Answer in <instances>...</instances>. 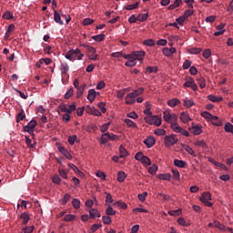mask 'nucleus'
<instances>
[{
    "label": "nucleus",
    "instance_id": "obj_35",
    "mask_svg": "<svg viewBox=\"0 0 233 233\" xmlns=\"http://www.w3.org/2000/svg\"><path fill=\"white\" fill-rule=\"evenodd\" d=\"M92 39H94V41H97L98 43H101V41L105 39V34L94 35L92 36Z\"/></svg>",
    "mask_w": 233,
    "mask_h": 233
},
{
    "label": "nucleus",
    "instance_id": "obj_58",
    "mask_svg": "<svg viewBox=\"0 0 233 233\" xmlns=\"http://www.w3.org/2000/svg\"><path fill=\"white\" fill-rule=\"evenodd\" d=\"M194 14L193 10L187 9L184 12V15L182 16H184V18L188 19V17H190V15H192Z\"/></svg>",
    "mask_w": 233,
    "mask_h": 233
},
{
    "label": "nucleus",
    "instance_id": "obj_2",
    "mask_svg": "<svg viewBox=\"0 0 233 233\" xmlns=\"http://www.w3.org/2000/svg\"><path fill=\"white\" fill-rule=\"evenodd\" d=\"M163 118L166 123H177V115L176 114H170V111L166 110L163 112Z\"/></svg>",
    "mask_w": 233,
    "mask_h": 233
},
{
    "label": "nucleus",
    "instance_id": "obj_22",
    "mask_svg": "<svg viewBox=\"0 0 233 233\" xmlns=\"http://www.w3.org/2000/svg\"><path fill=\"white\" fill-rule=\"evenodd\" d=\"M89 216L92 219L96 218H101V214H99V211H97L96 209H90Z\"/></svg>",
    "mask_w": 233,
    "mask_h": 233
},
{
    "label": "nucleus",
    "instance_id": "obj_4",
    "mask_svg": "<svg viewBox=\"0 0 233 233\" xmlns=\"http://www.w3.org/2000/svg\"><path fill=\"white\" fill-rule=\"evenodd\" d=\"M177 141L178 139L177 137H176V135H169L164 137V144H165V147H173V145H176Z\"/></svg>",
    "mask_w": 233,
    "mask_h": 233
},
{
    "label": "nucleus",
    "instance_id": "obj_12",
    "mask_svg": "<svg viewBox=\"0 0 233 233\" xmlns=\"http://www.w3.org/2000/svg\"><path fill=\"white\" fill-rule=\"evenodd\" d=\"M87 99L90 103H94L96 99V89H89L87 94Z\"/></svg>",
    "mask_w": 233,
    "mask_h": 233
},
{
    "label": "nucleus",
    "instance_id": "obj_23",
    "mask_svg": "<svg viewBox=\"0 0 233 233\" xmlns=\"http://www.w3.org/2000/svg\"><path fill=\"white\" fill-rule=\"evenodd\" d=\"M124 121L129 128H137V125L134 123V121H132L130 118H126Z\"/></svg>",
    "mask_w": 233,
    "mask_h": 233
},
{
    "label": "nucleus",
    "instance_id": "obj_40",
    "mask_svg": "<svg viewBox=\"0 0 233 233\" xmlns=\"http://www.w3.org/2000/svg\"><path fill=\"white\" fill-rule=\"evenodd\" d=\"M115 207H117L118 208H122V209H126V208H127V203H125V202H121V201H117V202H116L115 204Z\"/></svg>",
    "mask_w": 233,
    "mask_h": 233
},
{
    "label": "nucleus",
    "instance_id": "obj_44",
    "mask_svg": "<svg viewBox=\"0 0 233 233\" xmlns=\"http://www.w3.org/2000/svg\"><path fill=\"white\" fill-rule=\"evenodd\" d=\"M106 104L105 102H100L97 104L98 108L101 110L102 114L106 112V107H105Z\"/></svg>",
    "mask_w": 233,
    "mask_h": 233
},
{
    "label": "nucleus",
    "instance_id": "obj_25",
    "mask_svg": "<svg viewBox=\"0 0 233 233\" xmlns=\"http://www.w3.org/2000/svg\"><path fill=\"white\" fill-rule=\"evenodd\" d=\"M182 148L186 150V152H187V154H189L190 156H196V153L188 145H182Z\"/></svg>",
    "mask_w": 233,
    "mask_h": 233
},
{
    "label": "nucleus",
    "instance_id": "obj_32",
    "mask_svg": "<svg viewBox=\"0 0 233 233\" xmlns=\"http://www.w3.org/2000/svg\"><path fill=\"white\" fill-rule=\"evenodd\" d=\"M70 198H71L70 194L66 193L64 195V198L60 200L61 205H66V203L70 201Z\"/></svg>",
    "mask_w": 233,
    "mask_h": 233
},
{
    "label": "nucleus",
    "instance_id": "obj_62",
    "mask_svg": "<svg viewBox=\"0 0 233 233\" xmlns=\"http://www.w3.org/2000/svg\"><path fill=\"white\" fill-rule=\"evenodd\" d=\"M76 139H77V136L73 135L68 137V143L74 145L76 143Z\"/></svg>",
    "mask_w": 233,
    "mask_h": 233
},
{
    "label": "nucleus",
    "instance_id": "obj_26",
    "mask_svg": "<svg viewBox=\"0 0 233 233\" xmlns=\"http://www.w3.org/2000/svg\"><path fill=\"white\" fill-rule=\"evenodd\" d=\"M68 70H69L68 64H62L60 66V71L62 76H65V74H67Z\"/></svg>",
    "mask_w": 233,
    "mask_h": 233
},
{
    "label": "nucleus",
    "instance_id": "obj_55",
    "mask_svg": "<svg viewBox=\"0 0 233 233\" xmlns=\"http://www.w3.org/2000/svg\"><path fill=\"white\" fill-rule=\"evenodd\" d=\"M106 194V205H108V203H114V198H112V195L110 193Z\"/></svg>",
    "mask_w": 233,
    "mask_h": 233
},
{
    "label": "nucleus",
    "instance_id": "obj_17",
    "mask_svg": "<svg viewBox=\"0 0 233 233\" xmlns=\"http://www.w3.org/2000/svg\"><path fill=\"white\" fill-rule=\"evenodd\" d=\"M110 141V133H104L101 137V144L106 145Z\"/></svg>",
    "mask_w": 233,
    "mask_h": 233
},
{
    "label": "nucleus",
    "instance_id": "obj_64",
    "mask_svg": "<svg viewBox=\"0 0 233 233\" xmlns=\"http://www.w3.org/2000/svg\"><path fill=\"white\" fill-rule=\"evenodd\" d=\"M23 230H24V233H33L34 232V226L25 228Z\"/></svg>",
    "mask_w": 233,
    "mask_h": 233
},
{
    "label": "nucleus",
    "instance_id": "obj_42",
    "mask_svg": "<svg viewBox=\"0 0 233 233\" xmlns=\"http://www.w3.org/2000/svg\"><path fill=\"white\" fill-rule=\"evenodd\" d=\"M102 221L104 225H110V223H112V218L109 216H103Z\"/></svg>",
    "mask_w": 233,
    "mask_h": 233
},
{
    "label": "nucleus",
    "instance_id": "obj_1",
    "mask_svg": "<svg viewBox=\"0 0 233 233\" xmlns=\"http://www.w3.org/2000/svg\"><path fill=\"white\" fill-rule=\"evenodd\" d=\"M145 89H143V87H140L137 90H134L133 92L127 94L125 97L126 99V105H134V103H136V98L138 96H141V94H143Z\"/></svg>",
    "mask_w": 233,
    "mask_h": 233
},
{
    "label": "nucleus",
    "instance_id": "obj_36",
    "mask_svg": "<svg viewBox=\"0 0 233 233\" xmlns=\"http://www.w3.org/2000/svg\"><path fill=\"white\" fill-rule=\"evenodd\" d=\"M2 17L3 19L10 20L14 19V15L12 14V12L6 11L5 13L3 14Z\"/></svg>",
    "mask_w": 233,
    "mask_h": 233
},
{
    "label": "nucleus",
    "instance_id": "obj_6",
    "mask_svg": "<svg viewBox=\"0 0 233 233\" xmlns=\"http://www.w3.org/2000/svg\"><path fill=\"white\" fill-rule=\"evenodd\" d=\"M54 21L61 26L65 25V22L62 20V13L57 12L56 9H54Z\"/></svg>",
    "mask_w": 233,
    "mask_h": 233
},
{
    "label": "nucleus",
    "instance_id": "obj_61",
    "mask_svg": "<svg viewBox=\"0 0 233 233\" xmlns=\"http://www.w3.org/2000/svg\"><path fill=\"white\" fill-rule=\"evenodd\" d=\"M154 134H156V136H165L167 131L165 129H157L154 131Z\"/></svg>",
    "mask_w": 233,
    "mask_h": 233
},
{
    "label": "nucleus",
    "instance_id": "obj_18",
    "mask_svg": "<svg viewBox=\"0 0 233 233\" xmlns=\"http://www.w3.org/2000/svg\"><path fill=\"white\" fill-rule=\"evenodd\" d=\"M174 165L175 167H177L178 168H185L187 167V162L179 159H175L174 160Z\"/></svg>",
    "mask_w": 233,
    "mask_h": 233
},
{
    "label": "nucleus",
    "instance_id": "obj_59",
    "mask_svg": "<svg viewBox=\"0 0 233 233\" xmlns=\"http://www.w3.org/2000/svg\"><path fill=\"white\" fill-rule=\"evenodd\" d=\"M143 44L146 46H154V45H156V42H154L152 39H147L143 42Z\"/></svg>",
    "mask_w": 233,
    "mask_h": 233
},
{
    "label": "nucleus",
    "instance_id": "obj_28",
    "mask_svg": "<svg viewBox=\"0 0 233 233\" xmlns=\"http://www.w3.org/2000/svg\"><path fill=\"white\" fill-rule=\"evenodd\" d=\"M180 101L177 98H174V99H170L167 102L168 106H171L172 108H174V106H177V105H179Z\"/></svg>",
    "mask_w": 233,
    "mask_h": 233
},
{
    "label": "nucleus",
    "instance_id": "obj_37",
    "mask_svg": "<svg viewBox=\"0 0 233 233\" xmlns=\"http://www.w3.org/2000/svg\"><path fill=\"white\" fill-rule=\"evenodd\" d=\"M106 216H116V210L112 208L111 205H108V208L106 209Z\"/></svg>",
    "mask_w": 233,
    "mask_h": 233
},
{
    "label": "nucleus",
    "instance_id": "obj_56",
    "mask_svg": "<svg viewBox=\"0 0 233 233\" xmlns=\"http://www.w3.org/2000/svg\"><path fill=\"white\" fill-rule=\"evenodd\" d=\"M169 216H181V209L168 211Z\"/></svg>",
    "mask_w": 233,
    "mask_h": 233
},
{
    "label": "nucleus",
    "instance_id": "obj_11",
    "mask_svg": "<svg viewBox=\"0 0 233 233\" xmlns=\"http://www.w3.org/2000/svg\"><path fill=\"white\" fill-rule=\"evenodd\" d=\"M86 112H87V114H92V116H96L97 117H99L101 116L100 111L96 109V107L88 106L86 108Z\"/></svg>",
    "mask_w": 233,
    "mask_h": 233
},
{
    "label": "nucleus",
    "instance_id": "obj_47",
    "mask_svg": "<svg viewBox=\"0 0 233 233\" xmlns=\"http://www.w3.org/2000/svg\"><path fill=\"white\" fill-rule=\"evenodd\" d=\"M193 83H196L194 78H189L186 83L184 84L185 88H190L193 85Z\"/></svg>",
    "mask_w": 233,
    "mask_h": 233
},
{
    "label": "nucleus",
    "instance_id": "obj_10",
    "mask_svg": "<svg viewBox=\"0 0 233 233\" xmlns=\"http://www.w3.org/2000/svg\"><path fill=\"white\" fill-rule=\"evenodd\" d=\"M190 132L194 134V136H199L203 132L201 129V127L199 126H192L191 128H189Z\"/></svg>",
    "mask_w": 233,
    "mask_h": 233
},
{
    "label": "nucleus",
    "instance_id": "obj_20",
    "mask_svg": "<svg viewBox=\"0 0 233 233\" xmlns=\"http://www.w3.org/2000/svg\"><path fill=\"white\" fill-rule=\"evenodd\" d=\"M210 121L212 125H215V127H221L223 125V122H221V120H219V118L216 116H213Z\"/></svg>",
    "mask_w": 233,
    "mask_h": 233
},
{
    "label": "nucleus",
    "instance_id": "obj_16",
    "mask_svg": "<svg viewBox=\"0 0 233 233\" xmlns=\"http://www.w3.org/2000/svg\"><path fill=\"white\" fill-rule=\"evenodd\" d=\"M73 55L76 56H77V59L78 61H81V59H83V57H85V55L81 53V50L79 48L76 49H71Z\"/></svg>",
    "mask_w": 233,
    "mask_h": 233
},
{
    "label": "nucleus",
    "instance_id": "obj_31",
    "mask_svg": "<svg viewBox=\"0 0 233 233\" xmlns=\"http://www.w3.org/2000/svg\"><path fill=\"white\" fill-rule=\"evenodd\" d=\"M184 106H187V108H190V106H194V100L185 98L183 100Z\"/></svg>",
    "mask_w": 233,
    "mask_h": 233
},
{
    "label": "nucleus",
    "instance_id": "obj_34",
    "mask_svg": "<svg viewBox=\"0 0 233 233\" xmlns=\"http://www.w3.org/2000/svg\"><path fill=\"white\" fill-rule=\"evenodd\" d=\"M137 21H140V23H143V21H147L148 19V13L147 14H140L137 16Z\"/></svg>",
    "mask_w": 233,
    "mask_h": 233
},
{
    "label": "nucleus",
    "instance_id": "obj_15",
    "mask_svg": "<svg viewBox=\"0 0 233 233\" xmlns=\"http://www.w3.org/2000/svg\"><path fill=\"white\" fill-rule=\"evenodd\" d=\"M171 129L173 132H176L177 134H180L181 130H183V127H180L179 125H177V122H173L171 124Z\"/></svg>",
    "mask_w": 233,
    "mask_h": 233
},
{
    "label": "nucleus",
    "instance_id": "obj_54",
    "mask_svg": "<svg viewBox=\"0 0 233 233\" xmlns=\"http://www.w3.org/2000/svg\"><path fill=\"white\" fill-rule=\"evenodd\" d=\"M138 6H139V3L137 2L134 5H127L126 10H136V8H138Z\"/></svg>",
    "mask_w": 233,
    "mask_h": 233
},
{
    "label": "nucleus",
    "instance_id": "obj_50",
    "mask_svg": "<svg viewBox=\"0 0 233 233\" xmlns=\"http://www.w3.org/2000/svg\"><path fill=\"white\" fill-rule=\"evenodd\" d=\"M202 117H204L205 119H209V121L212 119V117H214V116H212L210 113L204 111L201 113Z\"/></svg>",
    "mask_w": 233,
    "mask_h": 233
},
{
    "label": "nucleus",
    "instance_id": "obj_52",
    "mask_svg": "<svg viewBox=\"0 0 233 233\" xmlns=\"http://www.w3.org/2000/svg\"><path fill=\"white\" fill-rule=\"evenodd\" d=\"M126 66H136V65H137V63H136V60L134 58H132L131 60H128L125 63Z\"/></svg>",
    "mask_w": 233,
    "mask_h": 233
},
{
    "label": "nucleus",
    "instance_id": "obj_45",
    "mask_svg": "<svg viewBox=\"0 0 233 233\" xmlns=\"http://www.w3.org/2000/svg\"><path fill=\"white\" fill-rule=\"evenodd\" d=\"M146 72H147V74H152V73H155V74H156V72H157V66H147V67L146 68Z\"/></svg>",
    "mask_w": 233,
    "mask_h": 233
},
{
    "label": "nucleus",
    "instance_id": "obj_53",
    "mask_svg": "<svg viewBox=\"0 0 233 233\" xmlns=\"http://www.w3.org/2000/svg\"><path fill=\"white\" fill-rule=\"evenodd\" d=\"M92 23H94V19L85 18L82 22V25H84V26H88V25H92Z\"/></svg>",
    "mask_w": 233,
    "mask_h": 233
},
{
    "label": "nucleus",
    "instance_id": "obj_21",
    "mask_svg": "<svg viewBox=\"0 0 233 233\" xmlns=\"http://www.w3.org/2000/svg\"><path fill=\"white\" fill-rule=\"evenodd\" d=\"M180 5H183V0H175L174 3L167 7V9L175 10V8H177V6Z\"/></svg>",
    "mask_w": 233,
    "mask_h": 233
},
{
    "label": "nucleus",
    "instance_id": "obj_8",
    "mask_svg": "<svg viewBox=\"0 0 233 233\" xmlns=\"http://www.w3.org/2000/svg\"><path fill=\"white\" fill-rule=\"evenodd\" d=\"M144 144L147 147V148H152V147L156 145V138L154 137H148L144 140Z\"/></svg>",
    "mask_w": 233,
    "mask_h": 233
},
{
    "label": "nucleus",
    "instance_id": "obj_14",
    "mask_svg": "<svg viewBox=\"0 0 233 233\" xmlns=\"http://www.w3.org/2000/svg\"><path fill=\"white\" fill-rule=\"evenodd\" d=\"M180 120L182 123H188V121H191L190 116H188V113L182 112L180 115Z\"/></svg>",
    "mask_w": 233,
    "mask_h": 233
},
{
    "label": "nucleus",
    "instance_id": "obj_13",
    "mask_svg": "<svg viewBox=\"0 0 233 233\" xmlns=\"http://www.w3.org/2000/svg\"><path fill=\"white\" fill-rule=\"evenodd\" d=\"M20 219L23 220V225H27L30 221V215H28L26 212H23L20 215Z\"/></svg>",
    "mask_w": 233,
    "mask_h": 233
},
{
    "label": "nucleus",
    "instance_id": "obj_43",
    "mask_svg": "<svg viewBox=\"0 0 233 233\" xmlns=\"http://www.w3.org/2000/svg\"><path fill=\"white\" fill-rule=\"evenodd\" d=\"M197 81L201 88H205V86H207V82L205 81V78L199 77L197 79Z\"/></svg>",
    "mask_w": 233,
    "mask_h": 233
},
{
    "label": "nucleus",
    "instance_id": "obj_46",
    "mask_svg": "<svg viewBox=\"0 0 233 233\" xmlns=\"http://www.w3.org/2000/svg\"><path fill=\"white\" fill-rule=\"evenodd\" d=\"M72 205H73L74 208L77 209L81 207V201H79V199H77V198H74L72 201Z\"/></svg>",
    "mask_w": 233,
    "mask_h": 233
},
{
    "label": "nucleus",
    "instance_id": "obj_33",
    "mask_svg": "<svg viewBox=\"0 0 233 233\" xmlns=\"http://www.w3.org/2000/svg\"><path fill=\"white\" fill-rule=\"evenodd\" d=\"M173 175V179H176V181H179L181 175L179 174V171L177 169H172L171 170Z\"/></svg>",
    "mask_w": 233,
    "mask_h": 233
},
{
    "label": "nucleus",
    "instance_id": "obj_7",
    "mask_svg": "<svg viewBox=\"0 0 233 233\" xmlns=\"http://www.w3.org/2000/svg\"><path fill=\"white\" fill-rule=\"evenodd\" d=\"M143 57H145V51H134L133 52V59L135 61H142Z\"/></svg>",
    "mask_w": 233,
    "mask_h": 233
},
{
    "label": "nucleus",
    "instance_id": "obj_41",
    "mask_svg": "<svg viewBox=\"0 0 233 233\" xmlns=\"http://www.w3.org/2000/svg\"><path fill=\"white\" fill-rule=\"evenodd\" d=\"M69 167H70V168H72V170H74V172H76V174H78L79 176H83V172H81V170H79L77 166H76L74 164H69Z\"/></svg>",
    "mask_w": 233,
    "mask_h": 233
},
{
    "label": "nucleus",
    "instance_id": "obj_5",
    "mask_svg": "<svg viewBox=\"0 0 233 233\" xmlns=\"http://www.w3.org/2000/svg\"><path fill=\"white\" fill-rule=\"evenodd\" d=\"M210 199H212V195L208 192L203 193V195L200 197V201L207 207H212V202H210Z\"/></svg>",
    "mask_w": 233,
    "mask_h": 233
},
{
    "label": "nucleus",
    "instance_id": "obj_30",
    "mask_svg": "<svg viewBox=\"0 0 233 233\" xmlns=\"http://www.w3.org/2000/svg\"><path fill=\"white\" fill-rule=\"evenodd\" d=\"M159 179H162L163 181H170V178L172 177V175L170 173L167 174H160L158 176Z\"/></svg>",
    "mask_w": 233,
    "mask_h": 233
},
{
    "label": "nucleus",
    "instance_id": "obj_19",
    "mask_svg": "<svg viewBox=\"0 0 233 233\" xmlns=\"http://www.w3.org/2000/svg\"><path fill=\"white\" fill-rule=\"evenodd\" d=\"M208 99L209 101H212V103H219V101H223V97L222 96H216L214 95H209L208 96Z\"/></svg>",
    "mask_w": 233,
    "mask_h": 233
},
{
    "label": "nucleus",
    "instance_id": "obj_39",
    "mask_svg": "<svg viewBox=\"0 0 233 233\" xmlns=\"http://www.w3.org/2000/svg\"><path fill=\"white\" fill-rule=\"evenodd\" d=\"M66 59H68L69 61H76V56H74V53H72L71 50H69V51L66 54Z\"/></svg>",
    "mask_w": 233,
    "mask_h": 233
},
{
    "label": "nucleus",
    "instance_id": "obj_48",
    "mask_svg": "<svg viewBox=\"0 0 233 233\" xmlns=\"http://www.w3.org/2000/svg\"><path fill=\"white\" fill-rule=\"evenodd\" d=\"M58 174L59 176H61V177H63L64 179H67L68 178V175L66 174V171L63 168H59L58 169Z\"/></svg>",
    "mask_w": 233,
    "mask_h": 233
},
{
    "label": "nucleus",
    "instance_id": "obj_29",
    "mask_svg": "<svg viewBox=\"0 0 233 233\" xmlns=\"http://www.w3.org/2000/svg\"><path fill=\"white\" fill-rule=\"evenodd\" d=\"M125 179H127V174L123 171H119L118 177H117V181L119 183H123V181H125Z\"/></svg>",
    "mask_w": 233,
    "mask_h": 233
},
{
    "label": "nucleus",
    "instance_id": "obj_27",
    "mask_svg": "<svg viewBox=\"0 0 233 233\" xmlns=\"http://www.w3.org/2000/svg\"><path fill=\"white\" fill-rule=\"evenodd\" d=\"M119 152H120V157H127V156H128V151H127V148H125V147L120 146L119 147Z\"/></svg>",
    "mask_w": 233,
    "mask_h": 233
},
{
    "label": "nucleus",
    "instance_id": "obj_63",
    "mask_svg": "<svg viewBox=\"0 0 233 233\" xmlns=\"http://www.w3.org/2000/svg\"><path fill=\"white\" fill-rule=\"evenodd\" d=\"M225 132H230L233 129V125L227 123L224 127Z\"/></svg>",
    "mask_w": 233,
    "mask_h": 233
},
{
    "label": "nucleus",
    "instance_id": "obj_49",
    "mask_svg": "<svg viewBox=\"0 0 233 233\" xmlns=\"http://www.w3.org/2000/svg\"><path fill=\"white\" fill-rule=\"evenodd\" d=\"M141 163L148 167L151 165L152 162L150 161V158H148V157L144 156V157L141 160Z\"/></svg>",
    "mask_w": 233,
    "mask_h": 233
},
{
    "label": "nucleus",
    "instance_id": "obj_3",
    "mask_svg": "<svg viewBox=\"0 0 233 233\" xmlns=\"http://www.w3.org/2000/svg\"><path fill=\"white\" fill-rule=\"evenodd\" d=\"M146 123L148 125H155V127H161V117L157 116H148L145 117Z\"/></svg>",
    "mask_w": 233,
    "mask_h": 233
},
{
    "label": "nucleus",
    "instance_id": "obj_51",
    "mask_svg": "<svg viewBox=\"0 0 233 233\" xmlns=\"http://www.w3.org/2000/svg\"><path fill=\"white\" fill-rule=\"evenodd\" d=\"M84 48H86L87 52H89V54H96V47L90 46L88 45H84L83 46Z\"/></svg>",
    "mask_w": 233,
    "mask_h": 233
},
{
    "label": "nucleus",
    "instance_id": "obj_24",
    "mask_svg": "<svg viewBox=\"0 0 233 233\" xmlns=\"http://www.w3.org/2000/svg\"><path fill=\"white\" fill-rule=\"evenodd\" d=\"M26 117V115L25 114V110L21 109L16 116V123H19V121H23Z\"/></svg>",
    "mask_w": 233,
    "mask_h": 233
},
{
    "label": "nucleus",
    "instance_id": "obj_60",
    "mask_svg": "<svg viewBox=\"0 0 233 233\" xmlns=\"http://www.w3.org/2000/svg\"><path fill=\"white\" fill-rule=\"evenodd\" d=\"M148 172L149 174H151L152 176H154V174H156L157 172V166L154 165V166H151L149 168H148Z\"/></svg>",
    "mask_w": 233,
    "mask_h": 233
},
{
    "label": "nucleus",
    "instance_id": "obj_9",
    "mask_svg": "<svg viewBox=\"0 0 233 233\" xmlns=\"http://www.w3.org/2000/svg\"><path fill=\"white\" fill-rule=\"evenodd\" d=\"M58 151L60 152V154H63V156H65V157H66V159H72V155H70V153L68 152V150H66V148H65L62 146L58 147Z\"/></svg>",
    "mask_w": 233,
    "mask_h": 233
},
{
    "label": "nucleus",
    "instance_id": "obj_38",
    "mask_svg": "<svg viewBox=\"0 0 233 233\" xmlns=\"http://www.w3.org/2000/svg\"><path fill=\"white\" fill-rule=\"evenodd\" d=\"M85 85H81L79 87L76 88V97H81L83 96V93L85 92Z\"/></svg>",
    "mask_w": 233,
    "mask_h": 233
},
{
    "label": "nucleus",
    "instance_id": "obj_57",
    "mask_svg": "<svg viewBox=\"0 0 233 233\" xmlns=\"http://www.w3.org/2000/svg\"><path fill=\"white\" fill-rule=\"evenodd\" d=\"M108 127H110V122L102 125L100 127V132L105 134V132H106V130H108Z\"/></svg>",
    "mask_w": 233,
    "mask_h": 233
}]
</instances>
